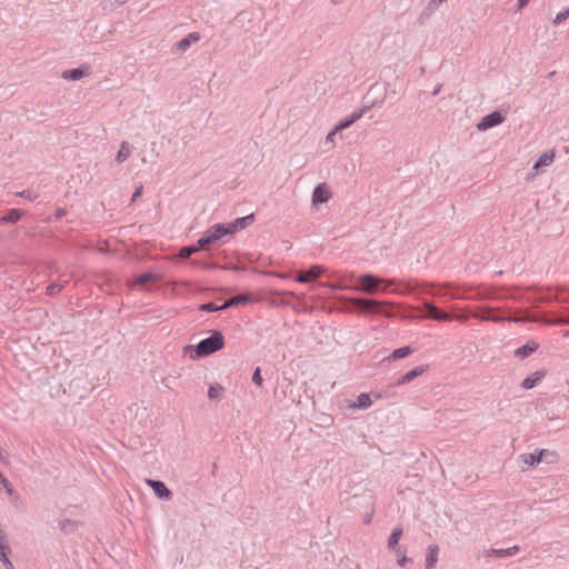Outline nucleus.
Returning a JSON list of instances; mask_svg holds the SVG:
<instances>
[{
	"instance_id": "45",
	"label": "nucleus",
	"mask_w": 569,
	"mask_h": 569,
	"mask_svg": "<svg viewBox=\"0 0 569 569\" xmlns=\"http://www.w3.org/2000/svg\"><path fill=\"white\" fill-rule=\"evenodd\" d=\"M0 483L3 486V488L7 490L9 487H11V483L8 481V479L1 473L0 477Z\"/></svg>"
},
{
	"instance_id": "9",
	"label": "nucleus",
	"mask_w": 569,
	"mask_h": 569,
	"mask_svg": "<svg viewBox=\"0 0 569 569\" xmlns=\"http://www.w3.org/2000/svg\"><path fill=\"white\" fill-rule=\"evenodd\" d=\"M541 299L545 302L557 301V302L568 303L569 302V291L563 290V289L548 290L542 296ZM568 320H569V311H568V315L565 316L562 322L566 325H569Z\"/></svg>"
},
{
	"instance_id": "15",
	"label": "nucleus",
	"mask_w": 569,
	"mask_h": 569,
	"mask_svg": "<svg viewBox=\"0 0 569 569\" xmlns=\"http://www.w3.org/2000/svg\"><path fill=\"white\" fill-rule=\"evenodd\" d=\"M519 550H520V548L517 545L509 547V548H500V549L491 548V549L485 551V557L486 558L495 557V558L502 559V558L515 556Z\"/></svg>"
},
{
	"instance_id": "14",
	"label": "nucleus",
	"mask_w": 569,
	"mask_h": 569,
	"mask_svg": "<svg viewBox=\"0 0 569 569\" xmlns=\"http://www.w3.org/2000/svg\"><path fill=\"white\" fill-rule=\"evenodd\" d=\"M89 66H80L78 68L69 69L62 72V78L69 81H77L90 74Z\"/></svg>"
},
{
	"instance_id": "29",
	"label": "nucleus",
	"mask_w": 569,
	"mask_h": 569,
	"mask_svg": "<svg viewBox=\"0 0 569 569\" xmlns=\"http://www.w3.org/2000/svg\"><path fill=\"white\" fill-rule=\"evenodd\" d=\"M10 555H11V548L9 545L6 546L4 548H0V561L6 567V569H14V567L9 558Z\"/></svg>"
},
{
	"instance_id": "17",
	"label": "nucleus",
	"mask_w": 569,
	"mask_h": 569,
	"mask_svg": "<svg viewBox=\"0 0 569 569\" xmlns=\"http://www.w3.org/2000/svg\"><path fill=\"white\" fill-rule=\"evenodd\" d=\"M549 453H550L549 450L540 449V450H536L532 453H523L520 457L525 465H527L528 467H533V466L539 465L543 460V457Z\"/></svg>"
},
{
	"instance_id": "36",
	"label": "nucleus",
	"mask_w": 569,
	"mask_h": 569,
	"mask_svg": "<svg viewBox=\"0 0 569 569\" xmlns=\"http://www.w3.org/2000/svg\"><path fill=\"white\" fill-rule=\"evenodd\" d=\"M567 18H569V7L565 10L557 13L556 18L552 20L553 26H559Z\"/></svg>"
},
{
	"instance_id": "21",
	"label": "nucleus",
	"mask_w": 569,
	"mask_h": 569,
	"mask_svg": "<svg viewBox=\"0 0 569 569\" xmlns=\"http://www.w3.org/2000/svg\"><path fill=\"white\" fill-rule=\"evenodd\" d=\"M415 349L410 346H403V347H400V348H397L395 349L387 358H385V360L391 362V361H397V360H400V359H403L408 356H410L411 353H413Z\"/></svg>"
},
{
	"instance_id": "18",
	"label": "nucleus",
	"mask_w": 569,
	"mask_h": 569,
	"mask_svg": "<svg viewBox=\"0 0 569 569\" xmlns=\"http://www.w3.org/2000/svg\"><path fill=\"white\" fill-rule=\"evenodd\" d=\"M538 348V342H536L535 340H529L525 345L515 350V357L520 360H523L531 356L533 352H536Z\"/></svg>"
},
{
	"instance_id": "31",
	"label": "nucleus",
	"mask_w": 569,
	"mask_h": 569,
	"mask_svg": "<svg viewBox=\"0 0 569 569\" xmlns=\"http://www.w3.org/2000/svg\"><path fill=\"white\" fill-rule=\"evenodd\" d=\"M223 392H224V389L221 385H219V383L210 385V387L208 389V397L211 400H220Z\"/></svg>"
},
{
	"instance_id": "28",
	"label": "nucleus",
	"mask_w": 569,
	"mask_h": 569,
	"mask_svg": "<svg viewBox=\"0 0 569 569\" xmlns=\"http://www.w3.org/2000/svg\"><path fill=\"white\" fill-rule=\"evenodd\" d=\"M372 401L369 393L362 392L357 397V401L353 402L350 408L352 409H368L371 406Z\"/></svg>"
},
{
	"instance_id": "34",
	"label": "nucleus",
	"mask_w": 569,
	"mask_h": 569,
	"mask_svg": "<svg viewBox=\"0 0 569 569\" xmlns=\"http://www.w3.org/2000/svg\"><path fill=\"white\" fill-rule=\"evenodd\" d=\"M128 147V143L126 141H123L121 143V148L120 150L118 151L117 156H116V160L121 163L123 161H126L128 159V157L130 156V150L127 149Z\"/></svg>"
},
{
	"instance_id": "30",
	"label": "nucleus",
	"mask_w": 569,
	"mask_h": 569,
	"mask_svg": "<svg viewBox=\"0 0 569 569\" xmlns=\"http://www.w3.org/2000/svg\"><path fill=\"white\" fill-rule=\"evenodd\" d=\"M200 248L197 247V242L188 246H183L179 249L178 257L180 259H188L193 253H197Z\"/></svg>"
},
{
	"instance_id": "35",
	"label": "nucleus",
	"mask_w": 569,
	"mask_h": 569,
	"mask_svg": "<svg viewBox=\"0 0 569 569\" xmlns=\"http://www.w3.org/2000/svg\"><path fill=\"white\" fill-rule=\"evenodd\" d=\"M221 308H222L221 305L218 306L214 302H206V303H202V305L199 306V310L200 311H204V312L223 311Z\"/></svg>"
},
{
	"instance_id": "2",
	"label": "nucleus",
	"mask_w": 569,
	"mask_h": 569,
	"mask_svg": "<svg viewBox=\"0 0 569 569\" xmlns=\"http://www.w3.org/2000/svg\"><path fill=\"white\" fill-rule=\"evenodd\" d=\"M224 347V337L219 330H211L210 336L201 339L196 346H189L192 359L206 358Z\"/></svg>"
},
{
	"instance_id": "50",
	"label": "nucleus",
	"mask_w": 569,
	"mask_h": 569,
	"mask_svg": "<svg viewBox=\"0 0 569 569\" xmlns=\"http://www.w3.org/2000/svg\"><path fill=\"white\" fill-rule=\"evenodd\" d=\"M440 90H441V84H438V86L435 88V90L432 91V96H437V94H439Z\"/></svg>"
},
{
	"instance_id": "25",
	"label": "nucleus",
	"mask_w": 569,
	"mask_h": 569,
	"mask_svg": "<svg viewBox=\"0 0 569 569\" xmlns=\"http://www.w3.org/2000/svg\"><path fill=\"white\" fill-rule=\"evenodd\" d=\"M80 525L81 523L79 521L67 518V519L59 521V529L64 535H70V533H73L79 528Z\"/></svg>"
},
{
	"instance_id": "40",
	"label": "nucleus",
	"mask_w": 569,
	"mask_h": 569,
	"mask_svg": "<svg viewBox=\"0 0 569 569\" xmlns=\"http://www.w3.org/2000/svg\"><path fill=\"white\" fill-rule=\"evenodd\" d=\"M252 382L260 387L262 386V382H263V378L261 376V368L260 367H257L254 370H253V373H252Z\"/></svg>"
},
{
	"instance_id": "22",
	"label": "nucleus",
	"mask_w": 569,
	"mask_h": 569,
	"mask_svg": "<svg viewBox=\"0 0 569 569\" xmlns=\"http://www.w3.org/2000/svg\"><path fill=\"white\" fill-rule=\"evenodd\" d=\"M24 214L23 210L20 209H9L1 218L0 223L7 224V223H16L18 222Z\"/></svg>"
},
{
	"instance_id": "7",
	"label": "nucleus",
	"mask_w": 569,
	"mask_h": 569,
	"mask_svg": "<svg viewBox=\"0 0 569 569\" xmlns=\"http://www.w3.org/2000/svg\"><path fill=\"white\" fill-rule=\"evenodd\" d=\"M422 310L427 318L436 321H448L452 319V317L449 313L442 311L433 302L428 300H425L422 302Z\"/></svg>"
},
{
	"instance_id": "4",
	"label": "nucleus",
	"mask_w": 569,
	"mask_h": 569,
	"mask_svg": "<svg viewBox=\"0 0 569 569\" xmlns=\"http://www.w3.org/2000/svg\"><path fill=\"white\" fill-rule=\"evenodd\" d=\"M227 236L223 223H214L207 229L203 234L197 240V247L200 249H208L210 246L221 241Z\"/></svg>"
},
{
	"instance_id": "44",
	"label": "nucleus",
	"mask_w": 569,
	"mask_h": 569,
	"mask_svg": "<svg viewBox=\"0 0 569 569\" xmlns=\"http://www.w3.org/2000/svg\"><path fill=\"white\" fill-rule=\"evenodd\" d=\"M129 0H108L110 8H117L121 4L127 3Z\"/></svg>"
},
{
	"instance_id": "10",
	"label": "nucleus",
	"mask_w": 569,
	"mask_h": 569,
	"mask_svg": "<svg viewBox=\"0 0 569 569\" xmlns=\"http://www.w3.org/2000/svg\"><path fill=\"white\" fill-rule=\"evenodd\" d=\"M505 116L500 111H492L485 116L477 124L479 131H486L495 128L505 121Z\"/></svg>"
},
{
	"instance_id": "32",
	"label": "nucleus",
	"mask_w": 569,
	"mask_h": 569,
	"mask_svg": "<svg viewBox=\"0 0 569 569\" xmlns=\"http://www.w3.org/2000/svg\"><path fill=\"white\" fill-rule=\"evenodd\" d=\"M401 536H402V529L399 527L395 528L388 538V548L396 549Z\"/></svg>"
},
{
	"instance_id": "48",
	"label": "nucleus",
	"mask_w": 569,
	"mask_h": 569,
	"mask_svg": "<svg viewBox=\"0 0 569 569\" xmlns=\"http://www.w3.org/2000/svg\"><path fill=\"white\" fill-rule=\"evenodd\" d=\"M141 191H142V187L140 186L139 188H137L132 194V200H134L136 198H138L140 194H141Z\"/></svg>"
},
{
	"instance_id": "42",
	"label": "nucleus",
	"mask_w": 569,
	"mask_h": 569,
	"mask_svg": "<svg viewBox=\"0 0 569 569\" xmlns=\"http://www.w3.org/2000/svg\"><path fill=\"white\" fill-rule=\"evenodd\" d=\"M192 266L194 267H200V268H203V269H216V268H219L216 263L213 262H199V261H191L190 262Z\"/></svg>"
},
{
	"instance_id": "1",
	"label": "nucleus",
	"mask_w": 569,
	"mask_h": 569,
	"mask_svg": "<svg viewBox=\"0 0 569 569\" xmlns=\"http://www.w3.org/2000/svg\"><path fill=\"white\" fill-rule=\"evenodd\" d=\"M355 291L365 293H400V295H412V293H426L433 297H449L450 299H466L465 288L452 283H428L418 282L416 280H398V279H386L378 277L377 274L367 272L357 277V284Z\"/></svg>"
},
{
	"instance_id": "46",
	"label": "nucleus",
	"mask_w": 569,
	"mask_h": 569,
	"mask_svg": "<svg viewBox=\"0 0 569 569\" xmlns=\"http://www.w3.org/2000/svg\"><path fill=\"white\" fill-rule=\"evenodd\" d=\"M339 130H336V126L333 127V129L327 134V138L326 140L327 141H332L333 140V137L336 136V133L338 132Z\"/></svg>"
},
{
	"instance_id": "13",
	"label": "nucleus",
	"mask_w": 569,
	"mask_h": 569,
	"mask_svg": "<svg viewBox=\"0 0 569 569\" xmlns=\"http://www.w3.org/2000/svg\"><path fill=\"white\" fill-rule=\"evenodd\" d=\"M331 198V192L326 183H319L316 186L312 192V204L318 206L326 203Z\"/></svg>"
},
{
	"instance_id": "8",
	"label": "nucleus",
	"mask_w": 569,
	"mask_h": 569,
	"mask_svg": "<svg viewBox=\"0 0 569 569\" xmlns=\"http://www.w3.org/2000/svg\"><path fill=\"white\" fill-rule=\"evenodd\" d=\"M355 279L356 276L353 273H347L340 276L335 282H327L321 286L330 289L331 291L355 290V286H352Z\"/></svg>"
},
{
	"instance_id": "26",
	"label": "nucleus",
	"mask_w": 569,
	"mask_h": 569,
	"mask_svg": "<svg viewBox=\"0 0 569 569\" xmlns=\"http://www.w3.org/2000/svg\"><path fill=\"white\" fill-rule=\"evenodd\" d=\"M439 547L437 545H430L428 547L426 556V569H432L438 559Z\"/></svg>"
},
{
	"instance_id": "16",
	"label": "nucleus",
	"mask_w": 569,
	"mask_h": 569,
	"mask_svg": "<svg viewBox=\"0 0 569 569\" xmlns=\"http://www.w3.org/2000/svg\"><path fill=\"white\" fill-rule=\"evenodd\" d=\"M428 367H429L428 365H420V366L412 368L411 370L406 372L403 376H401L397 380L396 385L401 386V385L411 382L412 380H415L416 378H418L419 376L425 373L427 371Z\"/></svg>"
},
{
	"instance_id": "38",
	"label": "nucleus",
	"mask_w": 569,
	"mask_h": 569,
	"mask_svg": "<svg viewBox=\"0 0 569 569\" xmlns=\"http://www.w3.org/2000/svg\"><path fill=\"white\" fill-rule=\"evenodd\" d=\"M406 550H401L400 548L397 549V555H398V559H397V563L400 566V567H405L408 562H410L411 560L406 556Z\"/></svg>"
},
{
	"instance_id": "52",
	"label": "nucleus",
	"mask_w": 569,
	"mask_h": 569,
	"mask_svg": "<svg viewBox=\"0 0 569 569\" xmlns=\"http://www.w3.org/2000/svg\"><path fill=\"white\" fill-rule=\"evenodd\" d=\"M217 468H218V466H217V463L214 462V463L212 465V470H211L212 476H214V475H216Z\"/></svg>"
},
{
	"instance_id": "51",
	"label": "nucleus",
	"mask_w": 569,
	"mask_h": 569,
	"mask_svg": "<svg viewBox=\"0 0 569 569\" xmlns=\"http://www.w3.org/2000/svg\"><path fill=\"white\" fill-rule=\"evenodd\" d=\"M6 491H7V493H8L9 496H13V493H14V490H13L12 486H11V487H9Z\"/></svg>"
},
{
	"instance_id": "12",
	"label": "nucleus",
	"mask_w": 569,
	"mask_h": 569,
	"mask_svg": "<svg viewBox=\"0 0 569 569\" xmlns=\"http://www.w3.org/2000/svg\"><path fill=\"white\" fill-rule=\"evenodd\" d=\"M147 483L153 490L159 499L170 500L172 498L171 490L161 480L147 479Z\"/></svg>"
},
{
	"instance_id": "11",
	"label": "nucleus",
	"mask_w": 569,
	"mask_h": 569,
	"mask_svg": "<svg viewBox=\"0 0 569 569\" xmlns=\"http://www.w3.org/2000/svg\"><path fill=\"white\" fill-rule=\"evenodd\" d=\"M475 317L482 321H492L498 323L506 320L503 316L499 315L493 308L489 306L480 307Z\"/></svg>"
},
{
	"instance_id": "33",
	"label": "nucleus",
	"mask_w": 569,
	"mask_h": 569,
	"mask_svg": "<svg viewBox=\"0 0 569 569\" xmlns=\"http://www.w3.org/2000/svg\"><path fill=\"white\" fill-rule=\"evenodd\" d=\"M375 103H370V104H366L363 106L362 108L358 109V110H355L352 111L351 114H349V118L350 120H352V122L355 123L356 121H358L361 117H363V114H366L372 107H373Z\"/></svg>"
},
{
	"instance_id": "23",
	"label": "nucleus",
	"mask_w": 569,
	"mask_h": 569,
	"mask_svg": "<svg viewBox=\"0 0 569 569\" xmlns=\"http://www.w3.org/2000/svg\"><path fill=\"white\" fill-rule=\"evenodd\" d=\"M250 296L248 295H238V296H233L229 299H227L221 306H222V310H227L231 307H237V306H242V305H246L247 302L250 301Z\"/></svg>"
},
{
	"instance_id": "19",
	"label": "nucleus",
	"mask_w": 569,
	"mask_h": 569,
	"mask_svg": "<svg viewBox=\"0 0 569 569\" xmlns=\"http://www.w3.org/2000/svg\"><path fill=\"white\" fill-rule=\"evenodd\" d=\"M546 371L545 370H537L527 378H525L521 382V388L526 390H530L535 387H537L541 380L545 378Z\"/></svg>"
},
{
	"instance_id": "20",
	"label": "nucleus",
	"mask_w": 569,
	"mask_h": 569,
	"mask_svg": "<svg viewBox=\"0 0 569 569\" xmlns=\"http://www.w3.org/2000/svg\"><path fill=\"white\" fill-rule=\"evenodd\" d=\"M201 39V36L199 32H190L182 39H180L176 44V49L178 51L184 52L187 51L192 43L199 41Z\"/></svg>"
},
{
	"instance_id": "3",
	"label": "nucleus",
	"mask_w": 569,
	"mask_h": 569,
	"mask_svg": "<svg viewBox=\"0 0 569 569\" xmlns=\"http://www.w3.org/2000/svg\"><path fill=\"white\" fill-rule=\"evenodd\" d=\"M352 303L365 315H390L392 310L390 303L376 299L355 297Z\"/></svg>"
},
{
	"instance_id": "27",
	"label": "nucleus",
	"mask_w": 569,
	"mask_h": 569,
	"mask_svg": "<svg viewBox=\"0 0 569 569\" xmlns=\"http://www.w3.org/2000/svg\"><path fill=\"white\" fill-rule=\"evenodd\" d=\"M159 280H160L159 274L148 271V272H143V273L137 276L134 279V282L138 286H144L148 282H158Z\"/></svg>"
},
{
	"instance_id": "39",
	"label": "nucleus",
	"mask_w": 569,
	"mask_h": 569,
	"mask_svg": "<svg viewBox=\"0 0 569 569\" xmlns=\"http://www.w3.org/2000/svg\"><path fill=\"white\" fill-rule=\"evenodd\" d=\"M17 194L19 197H22V198L28 199L30 201H33V200H36L39 197L36 191L30 190V189L22 190V191L18 192Z\"/></svg>"
},
{
	"instance_id": "54",
	"label": "nucleus",
	"mask_w": 569,
	"mask_h": 569,
	"mask_svg": "<svg viewBox=\"0 0 569 569\" xmlns=\"http://www.w3.org/2000/svg\"><path fill=\"white\" fill-rule=\"evenodd\" d=\"M365 522L369 523L370 522V518H366Z\"/></svg>"
},
{
	"instance_id": "41",
	"label": "nucleus",
	"mask_w": 569,
	"mask_h": 569,
	"mask_svg": "<svg viewBox=\"0 0 569 569\" xmlns=\"http://www.w3.org/2000/svg\"><path fill=\"white\" fill-rule=\"evenodd\" d=\"M352 124H353V122H352V120H350V118H349V116H348V117H346V118L341 119V120L336 124V130L341 131V130H343V129L349 128V127H350V126H352Z\"/></svg>"
},
{
	"instance_id": "53",
	"label": "nucleus",
	"mask_w": 569,
	"mask_h": 569,
	"mask_svg": "<svg viewBox=\"0 0 569 569\" xmlns=\"http://www.w3.org/2000/svg\"><path fill=\"white\" fill-rule=\"evenodd\" d=\"M279 277H280V278H282V279H288V278H289V274H287V273H280V274H279Z\"/></svg>"
},
{
	"instance_id": "37",
	"label": "nucleus",
	"mask_w": 569,
	"mask_h": 569,
	"mask_svg": "<svg viewBox=\"0 0 569 569\" xmlns=\"http://www.w3.org/2000/svg\"><path fill=\"white\" fill-rule=\"evenodd\" d=\"M63 286L58 283V282H51L47 289H46V293L48 296H56L58 295L61 290H62Z\"/></svg>"
},
{
	"instance_id": "49",
	"label": "nucleus",
	"mask_w": 569,
	"mask_h": 569,
	"mask_svg": "<svg viewBox=\"0 0 569 569\" xmlns=\"http://www.w3.org/2000/svg\"><path fill=\"white\" fill-rule=\"evenodd\" d=\"M280 295L284 296V297H295L296 296L295 292H292V291H282V292H280Z\"/></svg>"
},
{
	"instance_id": "47",
	"label": "nucleus",
	"mask_w": 569,
	"mask_h": 569,
	"mask_svg": "<svg viewBox=\"0 0 569 569\" xmlns=\"http://www.w3.org/2000/svg\"><path fill=\"white\" fill-rule=\"evenodd\" d=\"M530 0H518L517 2V7L519 10L523 9L525 7H527V4L529 3Z\"/></svg>"
},
{
	"instance_id": "6",
	"label": "nucleus",
	"mask_w": 569,
	"mask_h": 569,
	"mask_svg": "<svg viewBox=\"0 0 569 569\" xmlns=\"http://www.w3.org/2000/svg\"><path fill=\"white\" fill-rule=\"evenodd\" d=\"M327 272V269L320 264H312L307 270L300 272L295 281L298 283H308L311 280H316L320 278L322 274Z\"/></svg>"
},
{
	"instance_id": "43",
	"label": "nucleus",
	"mask_w": 569,
	"mask_h": 569,
	"mask_svg": "<svg viewBox=\"0 0 569 569\" xmlns=\"http://www.w3.org/2000/svg\"><path fill=\"white\" fill-rule=\"evenodd\" d=\"M67 214V210L63 208H57L54 211V220H60Z\"/></svg>"
},
{
	"instance_id": "55",
	"label": "nucleus",
	"mask_w": 569,
	"mask_h": 569,
	"mask_svg": "<svg viewBox=\"0 0 569 569\" xmlns=\"http://www.w3.org/2000/svg\"><path fill=\"white\" fill-rule=\"evenodd\" d=\"M568 323H569V319H568Z\"/></svg>"
},
{
	"instance_id": "5",
	"label": "nucleus",
	"mask_w": 569,
	"mask_h": 569,
	"mask_svg": "<svg viewBox=\"0 0 569 569\" xmlns=\"http://www.w3.org/2000/svg\"><path fill=\"white\" fill-rule=\"evenodd\" d=\"M254 221V214L250 213L244 217H240L234 219L231 222L223 223L224 230L227 236H232L237 231L246 229L247 227L251 226Z\"/></svg>"
},
{
	"instance_id": "24",
	"label": "nucleus",
	"mask_w": 569,
	"mask_h": 569,
	"mask_svg": "<svg viewBox=\"0 0 569 569\" xmlns=\"http://www.w3.org/2000/svg\"><path fill=\"white\" fill-rule=\"evenodd\" d=\"M555 159L553 151H548L542 153L535 162L532 169L539 171L541 168L548 167L552 163Z\"/></svg>"
}]
</instances>
